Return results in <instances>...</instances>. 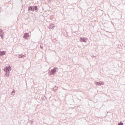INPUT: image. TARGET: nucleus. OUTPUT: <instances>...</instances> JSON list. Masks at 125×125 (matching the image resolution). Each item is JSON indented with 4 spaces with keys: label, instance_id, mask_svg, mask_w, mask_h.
Listing matches in <instances>:
<instances>
[{
    "label": "nucleus",
    "instance_id": "obj_3",
    "mask_svg": "<svg viewBox=\"0 0 125 125\" xmlns=\"http://www.w3.org/2000/svg\"><path fill=\"white\" fill-rule=\"evenodd\" d=\"M57 70H58V68L54 67L53 69L51 70L50 73H49V75H50V76L52 75H55V74H56Z\"/></svg>",
    "mask_w": 125,
    "mask_h": 125
},
{
    "label": "nucleus",
    "instance_id": "obj_10",
    "mask_svg": "<svg viewBox=\"0 0 125 125\" xmlns=\"http://www.w3.org/2000/svg\"><path fill=\"white\" fill-rule=\"evenodd\" d=\"M46 98L45 97V96H42V101H44V100H45V99H46Z\"/></svg>",
    "mask_w": 125,
    "mask_h": 125
},
{
    "label": "nucleus",
    "instance_id": "obj_15",
    "mask_svg": "<svg viewBox=\"0 0 125 125\" xmlns=\"http://www.w3.org/2000/svg\"><path fill=\"white\" fill-rule=\"evenodd\" d=\"M118 125H124V123H123L122 122H120L118 123Z\"/></svg>",
    "mask_w": 125,
    "mask_h": 125
},
{
    "label": "nucleus",
    "instance_id": "obj_8",
    "mask_svg": "<svg viewBox=\"0 0 125 125\" xmlns=\"http://www.w3.org/2000/svg\"><path fill=\"white\" fill-rule=\"evenodd\" d=\"M5 55V51H0V56H2Z\"/></svg>",
    "mask_w": 125,
    "mask_h": 125
},
{
    "label": "nucleus",
    "instance_id": "obj_6",
    "mask_svg": "<svg viewBox=\"0 0 125 125\" xmlns=\"http://www.w3.org/2000/svg\"><path fill=\"white\" fill-rule=\"evenodd\" d=\"M29 37V33H25L23 35L24 39H26L27 40L28 37Z\"/></svg>",
    "mask_w": 125,
    "mask_h": 125
},
{
    "label": "nucleus",
    "instance_id": "obj_1",
    "mask_svg": "<svg viewBox=\"0 0 125 125\" xmlns=\"http://www.w3.org/2000/svg\"><path fill=\"white\" fill-rule=\"evenodd\" d=\"M4 72H5L6 74H5L6 77H9V74L10 73V71H11V67L10 66H6L4 69Z\"/></svg>",
    "mask_w": 125,
    "mask_h": 125
},
{
    "label": "nucleus",
    "instance_id": "obj_11",
    "mask_svg": "<svg viewBox=\"0 0 125 125\" xmlns=\"http://www.w3.org/2000/svg\"><path fill=\"white\" fill-rule=\"evenodd\" d=\"M18 57H19V58H23V57H24V55L21 54V55H19Z\"/></svg>",
    "mask_w": 125,
    "mask_h": 125
},
{
    "label": "nucleus",
    "instance_id": "obj_14",
    "mask_svg": "<svg viewBox=\"0 0 125 125\" xmlns=\"http://www.w3.org/2000/svg\"><path fill=\"white\" fill-rule=\"evenodd\" d=\"M94 83L96 84V85H99V82L97 81L94 82Z\"/></svg>",
    "mask_w": 125,
    "mask_h": 125
},
{
    "label": "nucleus",
    "instance_id": "obj_7",
    "mask_svg": "<svg viewBox=\"0 0 125 125\" xmlns=\"http://www.w3.org/2000/svg\"><path fill=\"white\" fill-rule=\"evenodd\" d=\"M55 28V25L54 24H52L49 26V29H52Z\"/></svg>",
    "mask_w": 125,
    "mask_h": 125
},
{
    "label": "nucleus",
    "instance_id": "obj_9",
    "mask_svg": "<svg viewBox=\"0 0 125 125\" xmlns=\"http://www.w3.org/2000/svg\"><path fill=\"white\" fill-rule=\"evenodd\" d=\"M104 84V83L100 81L99 82V85L101 86V85H103Z\"/></svg>",
    "mask_w": 125,
    "mask_h": 125
},
{
    "label": "nucleus",
    "instance_id": "obj_4",
    "mask_svg": "<svg viewBox=\"0 0 125 125\" xmlns=\"http://www.w3.org/2000/svg\"><path fill=\"white\" fill-rule=\"evenodd\" d=\"M87 41V38L83 37H80V42H86Z\"/></svg>",
    "mask_w": 125,
    "mask_h": 125
},
{
    "label": "nucleus",
    "instance_id": "obj_17",
    "mask_svg": "<svg viewBox=\"0 0 125 125\" xmlns=\"http://www.w3.org/2000/svg\"><path fill=\"white\" fill-rule=\"evenodd\" d=\"M93 56L94 57H96V55H95V56L93 55Z\"/></svg>",
    "mask_w": 125,
    "mask_h": 125
},
{
    "label": "nucleus",
    "instance_id": "obj_16",
    "mask_svg": "<svg viewBox=\"0 0 125 125\" xmlns=\"http://www.w3.org/2000/svg\"><path fill=\"white\" fill-rule=\"evenodd\" d=\"M40 47L41 48V49L43 48V47H42V46H40Z\"/></svg>",
    "mask_w": 125,
    "mask_h": 125
},
{
    "label": "nucleus",
    "instance_id": "obj_5",
    "mask_svg": "<svg viewBox=\"0 0 125 125\" xmlns=\"http://www.w3.org/2000/svg\"><path fill=\"white\" fill-rule=\"evenodd\" d=\"M4 32H3V30L1 29H0V36L2 40H3L4 38Z\"/></svg>",
    "mask_w": 125,
    "mask_h": 125
},
{
    "label": "nucleus",
    "instance_id": "obj_13",
    "mask_svg": "<svg viewBox=\"0 0 125 125\" xmlns=\"http://www.w3.org/2000/svg\"><path fill=\"white\" fill-rule=\"evenodd\" d=\"M57 89H58V88H57L56 87H55V88H53V91H54V92H55V91H57Z\"/></svg>",
    "mask_w": 125,
    "mask_h": 125
},
{
    "label": "nucleus",
    "instance_id": "obj_2",
    "mask_svg": "<svg viewBox=\"0 0 125 125\" xmlns=\"http://www.w3.org/2000/svg\"><path fill=\"white\" fill-rule=\"evenodd\" d=\"M28 11H35V10H38V6H30L28 7Z\"/></svg>",
    "mask_w": 125,
    "mask_h": 125
},
{
    "label": "nucleus",
    "instance_id": "obj_12",
    "mask_svg": "<svg viewBox=\"0 0 125 125\" xmlns=\"http://www.w3.org/2000/svg\"><path fill=\"white\" fill-rule=\"evenodd\" d=\"M11 95H14V94H15V90H14V89H13L12 92L11 93Z\"/></svg>",
    "mask_w": 125,
    "mask_h": 125
}]
</instances>
